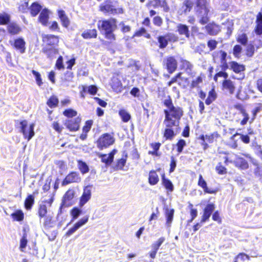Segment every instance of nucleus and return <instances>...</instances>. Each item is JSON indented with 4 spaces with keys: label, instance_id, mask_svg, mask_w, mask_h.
<instances>
[{
    "label": "nucleus",
    "instance_id": "obj_44",
    "mask_svg": "<svg viewBox=\"0 0 262 262\" xmlns=\"http://www.w3.org/2000/svg\"><path fill=\"white\" fill-rule=\"evenodd\" d=\"M11 216L14 221L21 222L24 219V213L20 209L16 210L11 214Z\"/></svg>",
    "mask_w": 262,
    "mask_h": 262
},
{
    "label": "nucleus",
    "instance_id": "obj_9",
    "mask_svg": "<svg viewBox=\"0 0 262 262\" xmlns=\"http://www.w3.org/2000/svg\"><path fill=\"white\" fill-rule=\"evenodd\" d=\"M159 48L163 49L168 45V42H175L179 40L178 36L173 33H167L165 35H159L157 37Z\"/></svg>",
    "mask_w": 262,
    "mask_h": 262
},
{
    "label": "nucleus",
    "instance_id": "obj_2",
    "mask_svg": "<svg viewBox=\"0 0 262 262\" xmlns=\"http://www.w3.org/2000/svg\"><path fill=\"white\" fill-rule=\"evenodd\" d=\"M117 22L116 18L111 17L100 20L97 24L99 30L102 33L105 38L111 42L114 41L116 39L114 31L117 28Z\"/></svg>",
    "mask_w": 262,
    "mask_h": 262
},
{
    "label": "nucleus",
    "instance_id": "obj_60",
    "mask_svg": "<svg viewBox=\"0 0 262 262\" xmlns=\"http://www.w3.org/2000/svg\"><path fill=\"white\" fill-rule=\"evenodd\" d=\"M27 243V234L24 233L20 239L19 249L21 251H24V249L26 247Z\"/></svg>",
    "mask_w": 262,
    "mask_h": 262
},
{
    "label": "nucleus",
    "instance_id": "obj_34",
    "mask_svg": "<svg viewBox=\"0 0 262 262\" xmlns=\"http://www.w3.org/2000/svg\"><path fill=\"white\" fill-rule=\"evenodd\" d=\"M230 69L235 73L238 74L245 70V67L244 64H239L235 61H230Z\"/></svg>",
    "mask_w": 262,
    "mask_h": 262
},
{
    "label": "nucleus",
    "instance_id": "obj_16",
    "mask_svg": "<svg viewBox=\"0 0 262 262\" xmlns=\"http://www.w3.org/2000/svg\"><path fill=\"white\" fill-rule=\"evenodd\" d=\"M233 107L238 111L239 113L244 116L243 119L241 121L240 124L241 125H245L248 122L250 118L249 114L246 111L245 106L244 104L237 102L234 104Z\"/></svg>",
    "mask_w": 262,
    "mask_h": 262
},
{
    "label": "nucleus",
    "instance_id": "obj_63",
    "mask_svg": "<svg viewBox=\"0 0 262 262\" xmlns=\"http://www.w3.org/2000/svg\"><path fill=\"white\" fill-rule=\"evenodd\" d=\"M186 143L184 139H180L176 143L177 151L179 154L183 151L184 147L186 146Z\"/></svg>",
    "mask_w": 262,
    "mask_h": 262
},
{
    "label": "nucleus",
    "instance_id": "obj_19",
    "mask_svg": "<svg viewBox=\"0 0 262 262\" xmlns=\"http://www.w3.org/2000/svg\"><path fill=\"white\" fill-rule=\"evenodd\" d=\"M91 195L92 192L90 186H85L83 189V191L81 196L80 197L79 206L80 207H82L90 200Z\"/></svg>",
    "mask_w": 262,
    "mask_h": 262
},
{
    "label": "nucleus",
    "instance_id": "obj_21",
    "mask_svg": "<svg viewBox=\"0 0 262 262\" xmlns=\"http://www.w3.org/2000/svg\"><path fill=\"white\" fill-rule=\"evenodd\" d=\"M8 33L12 36L17 35L22 31V28L16 22H10L7 25Z\"/></svg>",
    "mask_w": 262,
    "mask_h": 262
},
{
    "label": "nucleus",
    "instance_id": "obj_26",
    "mask_svg": "<svg viewBox=\"0 0 262 262\" xmlns=\"http://www.w3.org/2000/svg\"><path fill=\"white\" fill-rule=\"evenodd\" d=\"M57 14L62 27L68 28L70 25V20L65 11L61 9L58 10L57 11Z\"/></svg>",
    "mask_w": 262,
    "mask_h": 262
},
{
    "label": "nucleus",
    "instance_id": "obj_50",
    "mask_svg": "<svg viewBox=\"0 0 262 262\" xmlns=\"http://www.w3.org/2000/svg\"><path fill=\"white\" fill-rule=\"evenodd\" d=\"M118 114L123 122H127L131 119L130 115L124 109H120Z\"/></svg>",
    "mask_w": 262,
    "mask_h": 262
},
{
    "label": "nucleus",
    "instance_id": "obj_55",
    "mask_svg": "<svg viewBox=\"0 0 262 262\" xmlns=\"http://www.w3.org/2000/svg\"><path fill=\"white\" fill-rule=\"evenodd\" d=\"M236 41L242 45L246 46L248 41L247 35L245 33L238 34L236 38Z\"/></svg>",
    "mask_w": 262,
    "mask_h": 262
},
{
    "label": "nucleus",
    "instance_id": "obj_25",
    "mask_svg": "<svg viewBox=\"0 0 262 262\" xmlns=\"http://www.w3.org/2000/svg\"><path fill=\"white\" fill-rule=\"evenodd\" d=\"M40 223H42L43 226L45 228H50L53 227L54 220L53 216L50 214H48L46 215L41 217L39 219Z\"/></svg>",
    "mask_w": 262,
    "mask_h": 262
},
{
    "label": "nucleus",
    "instance_id": "obj_58",
    "mask_svg": "<svg viewBox=\"0 0 262 262\" xmlns=\"http://www.w3.org/2000/svg\"><path fill=\"white\" fill-rule=\"evenodd\" d=\"M63 115L69 119H73V117L77 116V112L72 108H68L63 112Z\"/></svg>",
    "mask_w": 262,
    "mask_h": 262
},
{
    "label": "nucleus",
    "instance_id": "obj_8",
    "mask_svg": "<svg viewBox=\"0 0 262 262\" xmlns=\"http://www.w3.org/2000/svg\"><path fill=\"white\" fill-rule=\"evenodd\" d=\"M227 53L224 50H220L213 52L212 54V61L213 63L220 62V68L221 70L226 71L228 68L227 61Z\"/></svg>",
    "mask_w": 262,
    "mask_h": 262
},
{
    "label": "nucleus",
    "instance_id": "obj_45",
    "mask_svg": "<svg viewBox=\"0 0 262 262\" xmlns=\"http://www.w3.org/2000/svg\"><path fill=\"white\" fill-rule=\"evenodd\" d=\"M74 77V73L70 70H68L63 73L61 81L63 83H69L72 81Z\"/></svg>",
    "mask_w": 262,
    "mask_h": 262
},
{
    "label": "nucleus",
    "instance_id": "obj_42",
    "mask_svg": "<svg viewBox=\"0 0 262 262\" xmlns=\"http://www.w3.org/2000/svg\"><path fill=\"white\" fill-rule=\"evenodd\" d=\"M58 103V98L56 96L54 95H51L46 102V104L51 108H53L57 107Z\"/></svg>",
    "mask_w": 262,
    "mask_h": 262
},
{
    "label": "nucleus",
    "instance_id": "obj_15",
    "mask_svg": "<svg viewBox=\"0 0 262 262\" xmlns=\"http://www.w3.org/2000/svg\"><path fill=\"white\" fill-rule=\"evenodd\" d=\"M221 89L225 93L232 95L236 90L235 83L231 79L223 80L221 85Z\"/></svg>",
    "mask_w": 262,
    "mask_h": 262
},
{
    "label": "nucleus",
    "instance_id": "obj_4",
    "mask_svg": "<svg viewBox=\"0 0 262 262\" xmlns=\"http://www.w3.org/2000/svg\"><path fill=\"white\" fill-rule=\"evenodd\" d=\"M194 13L199 18V22L204 25L209 21L210 1L209 0H194Z\"/></svg>",
    "mask_w": 262,
    "mask_h": 262
},
{
    "label": "nucleus",
    "instance_id": "obj_31",
    "mask_svg": "<svg viewBox=\"0 0 262 262\" xmlns=\"http://www.w3.org/2000/svg\"><path fill=\"white\" fill-rule=\"evenodd\" d=\"M162 185L168 192H171L174 190V186L172 182L165 176V173L161 174Z\"/></svg>",
    "mask_w": 262,
    "mask_h": 262
},
{
    "label": "nucleus",
    "instance_id": "obj_27",
    "mask_svg": "<svg viewBox=\"0 0 262 262\" xmlns=\"http://www.w3.org/2000/svg\"><path fill=\"white\" fill-rule=\"evenodd\" d=\"M49 19V11L45 8L40 12L38 17V21L43 26H47Z\"/></svg>",
    "mask_w": 262,
    "mask_h": 262
},
{
    "label": "nucleus",
    "instance_id": "obj_5",
    "mask_svg": "<svg viewBox=\"0 0 262 262\" xmlns=\"http://www.w3.org/2000/svg\"><path fill=\"white\" fill-rule=\"evenodd\" d=\"M99 10L108 15L114 16L124 13V9L122 7H116L113 4V2L111 0H106L103 3L100 4Z\"/></svg>",
    "mask_w": 262,
    "mask_h": 262
},
{
    "label": "nucleus",
    "instance_id": "obj_54",
    "mask_svg": "<svg viewBox=\"0 0 262 262\" xmlns=\"http://www.w3.org/2000/svg\"><path fill=\"white\" fill-rule=\"evenodd\" d=\"M29 8L28 1L26 0L22 1L18 6V10L22 13H26L27 12Z\"/></svg>",
    "mask_w": 262,
    "mask_h": 262
},
{
    "label": "nucleus",
    "instance_id": "obj_17",
    "mask_svg": "<svg viewBox=\"0 0 262 262\" xmlns=\"http://www.w3.org/2000/svg\"><path fill=\"white\" fill-rule=\"evenodd\" d=\"M215 209L213 203L207 204L203 210V214L201 219V223H203L209 221V218Z\"/></svg>",
    "mask_w": 262,
    "mask_h": 262
},
{
    "label": "nucleus",
    "instance_id": "obj_23",
    "mask_svg": "<svg viewBox=\"0 0 262 262\" xmlns=\"http://www.w3.org/2000/svg\"><path fill=\"white\" fill-rule=\"evenodd\" d=\"M165 241V238L164 237H161L155 243L152 244V250L149 253V257L151 258H155L157 253L160 247Z\"/></svg>",
    "mask_w": 262,
    "mask_h": 262
},
{
    "label": "nucleus",
    "instance_id": "obj_6",
    "mask_svg": "<svg viewBox=\"0 0 262 262\" xmlns=\"http://www.w3.org/2000/svg\"><path fill=\"white\" fill-rule=\"evenodd\" d=\"M115 142L114 133H104L96 141V145L99 150H103L113 145Z\"/></svg>",
    "mask_w": 262,
    "mask_h": 262
},
{
    "label": "nucleus",
    "instance_id": "obj_14",
    "mask_svg": "<svg viewBox=\"0 0 262 262\" xmlns=\"http://www.w3.org/2000/svg\"><path fill=\"white\" fill-rule=\"evenodd\" d=\"M81 181V178L77 171H72L70 172L63 179L61 182L62 186H66L71 183H78Z\"/></svg>",
    "mask_w": 262,
    "mask_h": 262
},
{
    "label": "nucleus",
    "instance_id": "obj_24",
    "mask_svg": "<svg viewBox=\"0 0 262 262\" xmlns=\"http://www.w3.org/2000/svg\"><path fill=\"white\" fill-rule=\"evenodd\" d=\"M233 164L236 168L240 170H246L249 168L248 162L243 157H236Z\"/></svg>",
    "mask_w": 262,
    "mask_h": 262
},
{
    "label": "nucleus",
    "instance_id": "obj_38",
    "mask_svg": "<svg viewBox=\"0 0 262 262\" xmlns=\"http://www.w3.org/2000/svg\"><path fill=\"white\" fill-rule=\"evenodd\" d=\"M127 158V154L125 151H124L122 155V157L118 159L116 161V167L117 169L123 170V168L126 164Z\"/></svg>",
    "mask_w": 262,
    "mask_h": 262
},
{
    "label": "nucleus",
    "instance_id": "obj_40",
    "mask_svg": "<svg viewBox=\"0 0 262 262\" xmlns=\"http://www.w3.org/2000/svg\"><path fill=\"white\" fill-rule=\"evenodd\" d=\"M217 98V94L214 88L209 91L208 96L206 99L205 102L207 105L211 104L213 101L215 100Z\"/></svg>",
    "mask_w": 262,
    "mask_h": 262
},
{
    "label": "nucleus",
    "instance_id": "obj_33",
    "mask_svg": "<svg viewBox=\"0 0 262 262\" xmlns=\"http://www.w3.org/2000/svg\"><path fill=\"white\" fill-rule=\"evenodd\" d=\"M180 62L181 70H184L187 73L192 71L193 66L189 61L182 58L180 60Z\"/></svg>",
    "mask_w": 262,
    "mask_h": 262
},
{
    "label": "nucleus",
    "instance_id": "obj_36",
    "mask_svg": "<svg viewBox=\"0 0 262 262\" xmlns=\"http://www.w3.org/2000/svg\"><path fill=\"white\" fill-rule=\"evenodd\" d=\"M41 9V6L37 2H33L29 8L30 14L32 17L37 16Z\"/></svg>",
    "mask_w": 262,
    "mask_h": 262
},
{
    "label": "nucleus",
    "instance_id": "obj_35",
    "mask_svg": "<svg viewBox=\"0 0 262 262\" xmlns=\"http://www.w3.org/2000/svg\"><path fill=\"white\" fill-rule=\"evenodd\" d=\"M154 4L153 7L155 8H162L164 12H167L169 11L170 8L166 0H153Z\"/></svg>",
    "mask_w": 262,
    "mask_h": 262
},
{
    "label": "nucleus",
    "instance_id": "obj_53",
    "mask_svg": "<svg viewBox=\"0 0 262 262\" xmlns=\"http://www.w3.org/2000/svg\"><path fill=\"white\" fill-rule=\"evenodd\" d=\"M220 137L221 135L217 132H214L210 135H205L206 139L207 141L209 143H211L214 141H216L217 139Z\"/></svg>",
    "mask_w": 262,
    "mask_h": 262
},
{
    "label": "nucleus",
    "instance_id": "obj_61",
    "mask_svg": "<svg viewBox=\"0 0 262 262\" xmlns=\"http://www.w3.org/2000/svg\"><path fill=\"white\" fill-rule=\"evenodd\" d=\"M173 214H174V209H171L170 210H167V211L166 212V213H165L167 224L170 225L171 223V222L173 220Z\"/></svg>",
    "mask_w": 262,
    "mask_h": 262
},
{
    "label": "nucleus",
    "instance_id": "obj_46",
    "mask_svg": "<svg viewBox=\"0 0 262 262\" xmlns=\"http://www.w3.org/2000/svg\"><path fill=\"white\" fill-rule=\"evenodd\" d=\"M188 207L189 209V213L191 216L190 219L187 221V223L188 224L191 223L197 216L198 210L196 208L194 207L193 205L191 203H189Z\"/></svg>",
    "mask_w": 262,
    "mask_h": 262
},
{
    "label": "nucleus",
    "instance_id": "obj_37",
    "mask_svg": "<svg viewBox=\"0 0 262 262\" xmlns=\"http://www.w3.org/2000/svg\"><path fill=\"white\" fill-rule=\"evenodd\" d=\"M113 90L117 93H121L123 88L121 81L118 78H114L111 84Z\"/></svg>",
    "mask_w": 262,
    "mask_h": 262
},
{
    "label": "nucleus",
    "instance_id": "obj_18",
    "mask_svg": "<svg viewBox=\"0 0 262 262\" xmlns=\"http://www.w3.org/2000/svg\"><path fill=\"white\" fill-rule=\"evenodd\" d=\"M205 26V29L207 33L211 36H215L221 31V27L220 25L214 21H211Z\"/></svg>",
    "mask_w": 262,
    "mask_h": 262
},
{
    "label": "nucleus",
    "instance_id": "obj_10",
    "mask_svg": "<svg viewBox=\"0 0 262 262\" xmlns=\"http://www.w3.org/2000/svg\"><path fill=\"white\" fill-rule=\"evenodd\" d=\"M9 43L12 48L20 54H24L26 51V42L22 37L14 38L9 40Z\"/></svg>",
    "mask_w": 262,
    "mask_h": 262
},
{
    "label": "nucleus",
    "instance_id": "obj_48",
    "mask_svg": "<svg viewBox=\"0 0 262 262\" xmlns=\"http://www.w3.org/2000/svg\"><path fill=\"white\" fill-rule=\"evenodd\" d=\"M48 213L47 206L45 204H40L38 205L37 214L39 219H41L42 216L46 215Z\"/></svg>",
    "mask_w": 262,
    "mask_h": 262
},
{
    "label": "nucleus",
    "instance_id": "obj_22",
    "mask_svg": "<svg viewBox=\"0 0 262 262\" xmlns=\"http://www.w3.org/2000/svg\"><path fill=\"white\" fill-rule=\"evenodd\" d=\"M205 78V74L203 73H201L195 79L192 80L190 84L188 85L189 89L191 90L194 89L200 88V85L203 83Z\"/></svg>",
    "mask_w": 262,
    "mask_h": 262
},
{
    "label": "nucleus",
    "instance_id": "obj_64",
    "mask_svg": "<svg viewBox=\"0 0 262 262\" xmlns=\"http://www.w3.org/2000/svg\"><path fill=\"white\" fill-rule=\"evenodd\" d=\"M246 55L249 57H252L255 52V47L252 44H249L246 48Z\"/></svg>",
    "mask_w": 262,
    "mask_h": 262
},
{
    "label": "nucleus",
    "instance_id": "obj_51",
    "mask_svg": "<svg viewBox=\"0 0 262 262\" xmlns=\"http://www.w3.org/2000/svg\"><path fill=\"white\" fill-rule=\"evenodd\" d=\"M134 35L137 37L144 36L147 39H149L151 37L150 34L147 33V30L144 27H141L138 30H136Z\"/></svg>",
    "mask_w": 262,
    "mask_h": 262
},
{
    "label": "nucleus",
    "instance_id": "obj_30",
    "mask_svg": "<svg viewBox=\"0 0 262 262\" xmlns=\"http://www.w3.org/2000/svg\"><path fill=\"white\" fill-rule=\"evenodd\" d=\"M84 39H95L97 37L98 32L96 29H86L81 35Z\"/></svg>",
    "mask_w": 262,
    "mask_h": 262
},
{
    "label": "nucleus",
    "instance_id": "obj_28",
    "mask_svg": "<svg viewBox=\"0 0 262 262\" xmlns=\"http://www.w3.org/2000/svg\"><path fill=\"white\" fill-rule=\"evenodd\" d=\"M160 168H158L156 170H151L149 172L148 181L150 185H155L158 184L159 181V176L157 173V171H159Z\"/></svg>",
    "mask_w": 262,
    "mask_h": 262
},
{
    "label": "nucleus",
    "instance_id": "obj_11",
    "mask_svg": "<svg viewBox=\"0 0 262 262\" xmlns=\"http://www.w3.org/2000/svg\"><path fill=\"white\" fill-rule=\"evenodd\" d=\"M163 67L169 74L174 72L178 68V62L173 56H168L163 59L162 62Z\"/></svg>",
    "mask_w": 262,
    "mask_h": 262
},
{
    "label": "nucleus",
    "instance_id": "obj_62",
    "mask_svg": "<svg viewBox=\"0 0 262 262\" xmlns=\"http://www.w3.org/2000/svg\"><path fill=\"white\" fill-rule=\"evenodd\" d=\"M81 213V209L77 207H74L70 211V214L72 216V220L77 219Z\"/></svg>",
    "mask_w": 262,
    "mask_h": 262
},
{
    "label": "nucleus",
    "instance_id": "obj_57",
    "mask_svg": "<svg viewBox=\"0 0 262 262\" xmlns=\"http://www.w3.org/2000/svg\"><path fill=\"white\" fill-rule=\"evenodd\" d=\"M52 127L58 134H61L64 128L59 121H53L52 123Z\"/></svg>",
    "mask_w": 262,
    "mask_h": 262
},
{
    "label": "nucleus",
    "instance_id": "obj_49",
    "mask_svg": "<svg viewBox=\"0 0 262 262\" xmlns=\"http://www.w3.org/2000/svg\"><path fill=\"white\" fill-rule=\"evenodd\" d=\"M193 4L192 0H185L183 3V13H189L192 9Z\"/></svg>",
    "mask_w": 262,
    "mask_h": 262
},
{
    "label": "nucleus",
    "instance_id": "obj_47",
    "mask_svg": "<svg viewBox=\"0 0 262 262\" xmlns=\"http://www.w3.org/2000/svg\"><path fill=\"white\" fill-rule=\"evenodd\" d=\"M11 20V16L6 12L0 13V26L7 25Z\"/></svg>",
    "mask_w": 262,
    "mask_h": 262
},
{
    "label": "nucleus",
    "instance_id": "obj_56",
    "mask_svg": "<svg viewBox=\"0 0 262 262\" xmlns=\"http://www.w3.org/2000/svg\"><path fill=\"white\" fill-rule=\"evenodd\" d=\"M215 171L219 175H225L227 173V169L222 162H219L215 168Z\"/></svg>",
    "mask_w": 262,
    "mask_h": 262
},
{
    "label": "nucleus",
    "instance_id": "obj_59",
    "mask_svg": "<svg viewBox=\"0 0 262 262\" xmlns=\"http://www.w3.org/2000/svg\"><path fill=\"white\" fill-rule=\"evenodd\" d=\"M98 157L101 158V162L106 165H110L113 161L107 154H99Z\"/></svg>",
    "mask_w": 262,
    "mask_h": 262
},
{
    "label": "nucleus",
    "instance_id": "obj_39",
    "mask_svg": "<svg viewBox=\"0 0 262 262\" xmlns=\"http://www.w3.org/2000/svg\"><path fill=\"white\" fill-rule=\"evenodd\" d=\"M177 32L181 35H184L186 37L189 38L190 36L188 27L184 24H179L177 27Z\"/></svg>",
    "mask_w": 262,
    "mask_h": 262
},
{
    "label": "nucleus",
    "instance_id": "obj_52",
    "mask_svg": "<svg viewBox=\"0 0 262 262\" xmlns=\"http://www.w3.org/2000/svg\"><path fill=\"white\" fill-rule=\"evenodd\" d=\"M182 73L181 72H179L177 73L173 77L171 78V79L167 83L166 85L168 86H171L173 83L177 82L178 79H184L185 81H188V78H183L182 77Z\"/></svg>",
    "mask_w": 262,
    "mask_h": 262
},
{
    "label": "nucleus",
    "instance_id": "obj_41",
    "mask_svg": "<svg viewBox=\"0 0 262 262\" xmlns=\"http://www.w3.org/2000/svg\"><path fill=\"white\" fill-rule=\"evenodd\" d=\"M77 163L78 168L81 174H84L89 172L90 168L85 162L81 160H78Z\"/></svg>",
    "mask_w": 262,
    "mask_h": 262
},
{
    "label": "nucleus",
    "instance_id": "obj_29",
    "mask_svg": "<svg viewBox=\"0 0 262 262\" xmlns=\"http://www.w3.org/2000/svg\"><path fill=\"white\" fill-rule=\"evenodd\" d=\"M92 120H89L85 121L84 126L82 127V132L80 135V139L81 140H84L86 139L88 133L90 130L93 125Z\"/></svg>",
    "mask_w": 262,
    "mask_h": 262
},
{
    "label": "nucleus",
    "instance_id": "obj_20",
    "mask_svg": "<svg viewBox=\"0 0 262 262\" xmlns=\"http://www.w3.org/2000/svg\"><path fill=\"white\" fill-rule=\"evenodd\" d=\"M198 185L203 189L205 193L215 194L217 192L216 189L208 188L206 181L201 174L199 176Z\"/></svg>",
    "mask_w": 262,
    "mask_h": 262
},
{
    "label": "nucleus",
    "instance_id": "obj_3",
    "mask_svg": "<svg viewBox=\"0 0 262 262\" xmlns=\"http://www.w3.org/2000/svg\"><path fill=\"white\" fill-rule=\"evenodd\" d=\"M42 42L44 47L42 51L48 58H52L54 55L58 53V50L56 48L59 42V36L53 34H42L41 35Z\"/></svg>",
    "mask_w": 262,
    "mask_h": 262
},
{
    "label": "nucleus",
    "instance_id": "obj_13",
    "mask_svg": "<svg viewBox=\"0 0 262 262\" xmlns=\"http://www.w3.org/2000/svg\"><path fill=\"white\" fill-rule=\"evenodd\" d=\"M81 122V117H77L73 119H67L64 122V125L70 132H75L79 130Z\"/></svg>",
    "mask_w": 262,
    "mask_h": 262
},
{
    "label": "nucleus",
    "instance_id": "obj_12",
    "mask_svg": "<svg viewBox=\"0 0 262 262\" xmlns=\"http://www.w3.org/2000/svg\"><path fill=\"white\" fill-rule=\"evenodd\" d=\"M75 196V191L72 189H69L63 195L61 203L60 206L59 210L60 213L63 207H68L73 204V199Z\"/></svg>",
    "mask_w": 262,
    "mask_h": 262
},
{
    "label": "nucleus",
    "instance_id": "obj_32",
    "mask_svg": "<svg viewBox=\"0 0 262 262\" xmlns=\"http://www.w3.org/2000/svg\"><path fill=\"white\" fill-rule=\"evenodd\" d=\"M150 147L152 149L148 152V155L152 156L160 157L161 152L159 151V149L161 146V143L158 142H152L149 144Z\"/></svg>",
    "mask_w": 262,
    "mask_h": 262
},
{
    "label": "nucleus",
    "instance_id": "obj_43",
    "mask_svg": "<svg viewBox=\"0 0 262 262\" xmlns=\"http://www.w3.org/2000/svg\"><path fill=\"white\" fill-rule=\"evenodd\" d=\"M34 197L32 194H29L26 198L24 202V206L26 210H30L34 204Z\"/></svg>",
    "mask_w": 262,
    "mask_h": 262
},
{
    "label": "nucleus",
    "instance_id": "obj_7",
    "mask_svg": "<svg viewBox=\"0 0 262 262\" xmlns=\"http://www.w3.org/2000/svg\"><path fill=\"white\" fill-rule=\"evenodd\" d=\"M19 132L23 134L24 138L27 141L30 140L35 135L34 124L28 125V121L24 120L19 122Z\"/></svg>",
    "mask_w": 262,
    "mask_h": 262
},
{
    "label": "nucleus",
    "instance_id": "obj_1",
    "mask_svg": "<svg viewBox=\"0 0 262 262\" xmlns=\"http://www.w3.org/2000/svg\"><path fill=\"white\" fill-rule=\"evenodd\" d=\"M163 103L167 107L164 110L165 118L163 123L165 128L163 136L165 140L171 141L177 135L175 130L180 129V121L184 115V111L182 107L174 105L169 95Z\"/></svg>",
    "mask_w": 262,
    "mask_h": 262
}]
</instances>
